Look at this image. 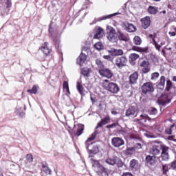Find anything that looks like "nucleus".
<instances>
[{"instance_id":"34","label":"nucleus","mask_w":176,"mask_h":176,"mask_svg":"<svg viewBox=\"0 0 176 176\" xmlns=\"http://www.w3.org/2000/svg\"><path fill=\"white\" fill-rule=\"evenodd\" d=\"M81 72L83 76H85V78H89L90 75V69L87 67H84L82 69Z\"/></svg>"},{"instance_id":"31","label":"nucleus","mask_w":176,"mask_h":176,"mask_svg":"<svg viewBox=\"0 0 176 176\" xmlns=\"http://www.w3.org/2000/svg\"><path fill=\"white\" fill-rule=\"evenodd\" d=\"M138 58H140V55L135 53L131 54L129 56L130 63H134V61H136Z\"/></svg>"},{"instance_id":"59","label":"nucleus","mask_w":176,"mask_h":176,"mask_svg":"<svg viewBox=\"0 0 176 176\" xmlns=\"http://www.w3.org/2000/svg\"><path fill=\"white\" fill-rule=\"evenodd\" d=\"M66 91H67V96H70L71 95V91H69V88H67L66 89Z\"/></svg>"},{"instance_id":"3","label":"nucleus","mask_w":176,"mask_h":176,"mask_svg":"<svg viewBox=\"0 0 176 176\" xmlns=\"http://www.w3.org/2000/svg\"><path fill=\"white\" fill-rule=\"evenodd\" d=\"M127 63H129L127 57L122 56L115 58L113 64L114 67H116L118 69H122V68L127 67Z\"/></svg>"},{"instance_id":"57","label":"nucleus","mask_w":176,"mask_h":176,"mask_svg":"<svg viewBox=\"0 0 176 176\" xmlns=\"http://www.w3.org/2000/svg\"><path fill=\"white\" fill-rule=\"evenodd\" d=\"M166 48L162 49V54L164 55V57H166Z\"/></svg>"},{"instance_id":"36","label":"nucleus","mask_w":176,"mask_h":176,"mask_svg":"<svg viewBox=\"0 0 176 176\" xmlns=\"http://www.w3.org/2000/svg\"><path fill=\"white\" fill-rule=\"evenodd\" d=\"M159 86H161L162 89H164V85H166V76H162L160 79Z\"/></svg>"},{"instance_id":"17","label":"nucleus","mask_w":176,"mask_h":176,"mask_svg":"<svg viewBox=\"0 0 176 176\" xmlns=\"http://www.w3.org/2000/svg\"><path fill=\"white\" fill-rule=\"evenodd\" d=\"M138 76H140L138 72H134L133 74H131L129 77V85H137Z\"/></svg>"},{"instance_id":"22","label":"nucleus","mask_w":176,"mask_h":176,"mask_svg":"<svg viewBox=\"0 0 176 176\" xmlns=\"http://www.w3.org/2000/svg\"><path fill=\"white\" fill-rule=\"evenodd\" d=\"M124 27H125L124 30L127 31V32H135V31H137V28L131 23H124Z\"/></svg>"},{"instance_id":"51","label":"nucleus","mask_w":176,"mask_h":176,"mask_svg":"<svg viewBox=\"0 0 176 176\" xmlns=\"http://www.w3.org/2000/svg\"><path fill=\"white\" fill-rule=\"evenodd\" d=\"M173 32H169L168 34L170 36H175L176 35V27H173Z\"/></svg>"},{"instance_id":"56","label":"nucleus","mask_w":176,"mask_h":176,"mask_svg":"<svg viewBox=\"0 0 176 176\" xmlns=\"http://www.w3.org/2000/svg\"><path fill=\"white\" fill-rule=\"evenodd\" d=\"M111 112L112 115H118V111L115 109H111Z\"/></svg>"},{"instance_id":"9","label":"nucleus","mask_w":176,"mask_h":176,"mask_svg":"<svg viewBox=\"0 0 176 176\" xmlns=\"http://www.w3.org/2000/svg\"><path fill=\"white\" fill-rule=\"evenodd\" d=\"M100 76L107 78V79H111L113 78V72L109 68H102L98 71Z\"/></svg>"},{"instance_id":"46","label":"nucleus","mask_w":176,"mask_h":176,"mask_svg":"<svg viewBox=\"0 0 176 176\" xmlns=\"http://www.w3.org/2000/svg\"><path fill=\"white\" fill-rule=\"evenodd\" d=\"M119 126V122H113V124H109L106 126V129H113L114 127H116Z\"/></svg>"},{"instance_id":"64","label":"nucleus","mask_w":176,"mask_h":176,"mask_svg":"<svg viewBox=\"0 0 176 176\" xmlns=\"http://www.w3.org/2000/svg\"><path fill=\"white\" fill-rule=\"evenodd\" d=\"M0 176H3V173L0 174Z\"/></svg>"},{"instance_id":"16","label":"nucleus","mask_w":176,"mask_h":176,"mask_svg":"<svg viewBox=\"0 0 176 176\" xmlns=\"http://www.w3.org/2000/svg\"><path fill=\"white\" fill-rule=\"evenodd\" d=\"M137 113H138V109L136 107L132 106L126 110L125 116L127 117L134 116V118H137Z\"/></svg>"},{"instance_id":"6","label":"nucleus","mask_w":176,"mask_h":176,"mask_svg":"<svg viewBox=\"0 0 176 176\" xmlns=\"http://www.w3.org/2000/svg\"><path fill=\"white\" fill-rule=\"evenodd\" d=\"M38 50H41L45 57H49V56H52V54H53V50L52 47H49L48 42L43 43L38 48Z\"/></svg>"},{"instance_id":"47","label":"nucleus","mask_w":176,"mask_h":176,"mask_svg":"<svg viewBox=\"0 0 176 176\" xmlns=\"http://www.w3.org/2000/svg\"><path fill=\"white\" fill-rule=\"evenodd\" d=\"M162 173L164 175H167V173H168V168H167V165H162Z\"/></svg>"},{"instance_id":"58","label":"nucleus","mask_w":176,"mask_h":176,"mask_svg":"<svg viewBox=\"0 0 176 176\" xmlns=\"http://www.w3.org/2000/svg\"><path fill=\"white\" fill-rule=\"evenodd\" d=\"M165 50H170L171 52V50H173V48L171 47H168V45H166L165 47Z\"/></svg>"},{"instance_id":"5","label":"nucleus","mask_w":176,"mask_h":176,"mask_svg":"<svg viewBox=\"0 0 176 176\" xmlns=\"http://www.w3.org/2000/svg\"><path fill=\"white\" fill-rule=\"evenodd\" d=\"M142 93L145 94H152L155 91V87H153V83L151 82H147L144 83L141 87Z\"/></svg>"},{"instance_id":"13","label":"nucleus","mask_w":176,"mask_h":176,"mask_svg":"<svg viewBox=\"0 0 176 176\" xmlns=\"http://www.w3.org/2000/svg\"><path fill=\"white\" fill-rule=\"evenodd\" d=\"M129 168H131L132 171H138V170L141 168V164L138 160L133 159L129 162Z\"/></svg>"},{"instance_id":"24","label":"nucleus","mask_w":176,"mask_h":176,"mask_svg":"<svg viewBox=\"0 0 176 176\" xmlns=\"http://www.w3.org/2000/svg\"><path fill=\"white\" fill-rule=\"evenodd\" d=\"M10 12V8L3 4H0V16H5V14H9Z\"/></svg>"},{"instance_id":"61","label":"nucleus","mask_w":176,"mask_h":176,"mask_svg":"<svg viewBox=\"0 0 176 176\" xmlns=\"http://www.w3.org/2000/svg\"><path fill=\"white\" fill-rule=\"evenodd\" d=\"M167 12L166 10H163L160 12V14L163 13V14H166Z\"/></svg>"},{"instance_id":"10","label":"nucleus","mask_w":176,"mask_h":176,"mask_svg":"<svg viewBox=\"0 0 176 176\" xmlns=\"http://www.w3.org/2000/svg\"><path fill=\"white\" fill-rule=\"evenodd\" d=\"M161 151L162 145L152 144L151 147L149 149V153L150 155H152L153 156H155L156 157L157 156H159V155H160Z\"/></svg>"},{"instance_id":"27","label":"nucleus","mask_w":176,"mask_h":176,"mask_svg":"<svg viewBox=\"0 0 176 176\" xmlns=\"http://www.w3.org/2000/svg\"><path fill=\"white\" fill-rule=\"evenodd\" d=\"M76 89L81 96L85 95V87L82 85V82L78 81L76 82Z\"/></svg>"},{"instance_id":"18","label":"nucleus","mask_w":176,"mask_h":176,"mask_svg":"<svg viewBox=\"0 0 176 176\" xmlns=\"http://www.w3.org/2000/svg\"><path fill=\"white\" fill-rule=\"evenodd\" d=\"M161 149H162L161 157L162 160H168V157H169L168 149H170V148L166 146H162Z\"/></svg>"},{"instance_id":"7","label":"nucleus","mask_w":176,"mask_h":176,"mask_svg":"<svg viewBox=\"0 0 176 176\" xmlns=\"http://www.w3.org/2000/svg\"><path fill=\"white\" fill-rule=\"evenodd\" d=\"M138 64L142 68V74H148V72H151V67L149 65V60H142V58L139 59Z\"/></svg>"},{"instance_id":"45","label":"nucleus","mask_w":176,"mask_h":176,"mask_svg":"<svg viewBox=\"0 0 176 176\" xmlns=\"http://www.w3.org/2000/svg\"><path fill=\"white\" fill-rule=\"evenodd\" d=\"M148 113L149 115H156L157 113V109L155 107H151V109L148 110Z\"/></svg>"},{"instance_id":"32","label":"nucleus","mask_w":176,"mask_h":176,"mask_svg":"<svg viewBox=\"0 0 176 176\" xmlns=\"http://www.w3.org/2000/svg\"><path fill=\"white\" fill-rule=\"evenodd\" d=\"M34 162V156L32 154H27L25 157V164H30Z\"/></svg>"},{"instance_id":"35","label":"nucleus","mask_w":176,"mask_h":176,"mask_svg":"<svg viewBox=\"0 0 176 176\" xmlns=\"http://www.w3.org/2000/svg\"><path fill=\"white\" fill-rule=\"evenodd\" d=\"M133 43L138 46H140V45H141V43H142V40L141 39V38L138 36H135L133 38Z\"/></svg>"},{"instance_id":"41","label":"nucleus","mask_w":176,"mask_h":176,"mask_svg":"<svg viewBox=\"0 0 176 176\" xmlns=\"http://www.w3.org/2000/svg\"><path fill=\"white\" fill-rule=\"evenodd\" d=\"M94 47L95 49H96V50H102V49H104V45L101 43V42H98L96 43H95L94 45Z\"/></svg>"},{"instance_id":"55","label":"nucleus","mask_w":176,"mask_h":176,"mask_svg":"<svg viewBox=\"0 0 176 176\" xmlns=\"http://www.w3.org/2000/svg\"><path fill=\"white\" fill-rule=\"evenodd\" d=\"M90 100H91V102L93 104H94V102H96V98L93 96H90Z\"/></svg>"},{"instance_id":"63","label":"nucleus","mask_w":176,"mask_h":176,"mask_svg":"<svg viewBox=\"0 0 176 176\" xmlns=\"http://www.w3.org/2000/svg\"><path fill=\"white\" fill-rule=\"evenodd\" d=\"M140 118H144V115H140Z\"/></svg>"},{"instance_id":"60","label":"nucleus","mask_w":176,"mask_h":176,"mask_svg":"<svg viewBox=\"0 0 176 176\" xmlns=\"http://www.w3.org/2000/svg\"><path fill=\"white\" fill-rule=\"evenodd\" d=\"M148 38H151V39H155V38H153V34H148Z\"/></svg>"},{"instance_id":"40","label":"nucleus","mask_w":176,"mask_h":176,"mask_svg":"<svg viewBox=\"0 0 176 176\" xmlns=\"http://www.w3.org/2000/svg\"><path fill=\"white\" fill-rule=\"evenodd\" d=\"M171 87H173V82H171L170 80H166L165 90L166 91H170L171 90Z\"/></svg>"},{"instance_id":"12","label":"nucleus","mask_w":176,"mask_h":176,"mask_svg":"<svg viewBox=\"0 0 176 176\" xmlns=\"http://www.w3.org/2000/svg\"><path fill=\"white\" fill-rule=\"evenodd\" d=\"M93 162V167H96L98 169V173L100 174H107V168L104 167L101 164H100V162L92 159Z\"/></svg>"},{"instance_id":"62","label":"nucleus","mask_w":176,"mask_h":176,"mask_svg":"<svg viewBox=\"0 0 176 176\" xmlns=\"http://www.w3.org/2000/svg\"><path fill=\"white\" fill-rule=\"evenodd\" d=\"M154 2H160L161 0H153Z\"/></svg>"},{"instance_id":"29","label":"nucleus","mask_w":176,"mask_h":176,"mask_svg":"<svg viewBox=\"0 0 176 176\" xmlns=\"http://www.w3.org/2000/svg\"><path fill=\"white\" fill-rule=\"evenodd\" d=\"M132 50H133L134 52H138L139 53H146V52H148V48L133 46L132 47Z\"/></svg>"},{"instance_id":"39","label":"nucleus","mask_w":176,"mask_h":176,"mask_svg":"<svg viewBox=\"0 0 176 176\" xmlns=\"http://www.w3.org/2000/svg\"><path fill=\"white\" fill-rule=\"evenodd\" d=\"M175 127V124H172L169 128L165 129V134L171 135L173 134V129Z\"/></svg>"},{"instance_id":"11","label":"nucleus","mask_w":176,"mask_h":176,"mask_svg":"<svg viewBox=\"0 0 176 176\" xmlns=\"http://www.w3.org/2000/svg\"><path fill=\"white\" fill-rule=\"evenodd\" d=\"M124 144V140L120 137H114L111 139V145L114 148H120V146H123Z\"/></svg>"},{"instance_id":"20","label":"nucleus","mask_w":176,"mask_h":176,"mask_svg":"<svg viewBox=\"0 0 176 176\" xmlns=\"http://www.w3.org/2000/svg\"><path fill=\"white\" fill-rule=\"evenodd\" d=\"M146 164L149 166H155L156 164V157L154 155H148L145 158Z\"/></svg>"},{"instance_id":"4","label":"nucleus","mask_w":176,"mask_h":176,"mask_svg":"<svg viewBox=\"0 0 176 176\" xmlns=\"http://www.w3.org/2000/svg\"><path fill=\"white\" fill-rule=\"evenodd\" d=\"M106 36L109 42H112L113 43L118 42V34H116V30L111 26L107 27Z\"/></svg>"},{"instance_id":"43","label":"nucleus","mask_w":176,"mask_h":176,"mask_svg":"<svg viewBox=\"0 0 176 176\" xmlns=\"http://www.w3.org/2000/svg\"><path fill=\"white\" fill-rule=\"evenodd\" d=\"M103 58H104V60H107L108 61H111V63H113L115 60V57H113L111 55H104Z\"/></svg>"},{"instance_id":"26","label":"nucleus","mask_w":176,"mask_h":176,"mask_svg":"<svg viewBox=\"0 0 176 176\" xmlns=\"http://www.w3.org/2000/svg\"><path fill=\"white\" fill-rule=\"evenodd\" d=\"M118 39L120 41H124V42H128V41H130V38L129 37V35L118 31Z\"/></svg>"},{"instance_id":"37","label":"nucleus","mask_w":176,"mask_h":176,"mask_svg":"<svg viewBox=\"0 0 176 176\" xmlns=\"http://www.w3.org/2000/svg\"><path fill=\"white\" fill-rule=\"evenodd\" d=\"M28 93H30V94H36L38 93V86L33 85L32 88L31 89H28Z\"/></svg>"},{"instance_id":"52","label":"nucleus","mask_w":176,"mask_h":176,"mask_svg":"<svg viewBox=\"0 0 176 176\" xmlns=\"http://www.w3.org/2000/svg\"><path fill=\"white\" fill-rule=\"evenodd\" d=\"M113 16V14H110L105 16H102L100 18V21H102V20H107L108 19H111V17H112Z\"/></svg>"},{"instance_id":"25","label":"nucleus","mask_w":176,"mask_h":176,"mask_svg":"<svg viewBox=\"0 0 176 176\" xmlns=\"http://www.w3.org/2000/svg\"><path fill=\"white\" fill-rule=\"evenodd\" d=\"M104 36V29L101 28H98L96 30V33L95 34L94 38V39H100Z\"/></svg>"},{"instance_id":"14","label":"nucleus","mask_w":176,"mask_h":176,"mask_svg":"<svg viewBox=\"0 0 176 176\" xmlns=\"http://www.w3.org/2000/svg\"><path fill=\"white\" fill-rule=\"evenodd\" d=\"M158 102L160 105H167V104L171 102V99L168 97V94H162L158 100Z\"/></svg>"},{"instance_id":"1","label":"nucleus","mask_w":176,"mask_h":176,"mask_svg":"<svg viewBox=\"0 0 176 176\" xmlns=\"http://www.w3.org/2000/svg\"><path fill=\"white\" fill-rule=\"evenodd\" d=\"M111 122V116H107L104 118L101 119L100 122H98L97 126H96V130L94 133L91 135L89 138L85 142V145L87 146V149L91 153H94V150L90 149V142L91 141H94L97 137V134H98V129L100 127H102V126H105V124H108V123Z\"/></svg>"},{"instance_id":"8","label":"nucleus","mask_w":176,"mask_h":176,"mask_svg":"<svg viewBox=\"0 0 176 176\" xmlns=\"http://www.w3.org/2000/svg\"><path fill=\"white\" fill-rule=\"evenodd\" d=\"M72 131V134L74 137H80V135L83 134V131H85V125L82 124L74 125Z\"/></svg>"},{"instance_id":"28","label":"nucleus","mask_w":176,"mask_h":176,"mask_svg":"<svg viewBox=\"0 0 176 176\" xmlns=\"http://www.w3.org/2000/svg\"><path fill=\"white\" fill-rule=\"evenodd\" d=\"M118 158L116 157H109L105 160V163L109 164V166H115V164H116Z\"/></svg>"},{"instance_id":"30","label":"nucleus","mask_w":176,"mask_h":176,"mask_svg":"<svg viewBox=\"0 0 176 176\" xmlns=\"http://www.w3.org/2000/svg\"><path fill=\"white\" fill-rule=\"evenodd\" d=\"M148 12L150 14H156L159 12L157 7L149 6L148 8Z\"/></svg>"},{"instance_id":"42","label":"nucleus","mask_w":176,"mask_h":176,"mask_svg":"<svg viewBox=\"0 0 176 176\" xmlns=\"http://www.w3.org/2000/svg\"><path fill=\"white\" fill-rule=\"evenodd\" d=\"M153 42L154 43L155 49L157 50H158V52H160V49H162V45L163 44L161 43V45H160V44L157 43V42L156 41V40H155V38H153Z\"/></svg>"},{"instance_id":"53","label":"nucleus","mask_w":176,"mask_h":176,"mask_svg":"<svg viewBox=\"0 0 176 176\" xmlns=\"http://www.w3.org/2000/svg\"><path fill=\"white\" fill-rule=\"evenodd\" d=\"M133 148H135V151H137V149H141L142 148V145L140 143H138L133 146Z\"/></svg>"},{"instance_id":"2","label":"nucleus","mask_w":176,"mask_h":176,"mask_svg":"<svg viewBox=\"0 0 176 176\" xmlns=\"http://www.w3.org/2000/svg\"><path fill=\"white\" fill-rule=\"evenodd\" d=\"M104 84L103 85L104 89L107 91H109L111 94H118L120 91L119 85L115 82H111L109 80H104Z\"/></svg>"},{"instance_id":"44","label":"nucleus","mask_w":176,"mask_h":176,"mask_svg":"<svg viewBox=\"0 0 176 176\" xmlns=\"http://www.w3.org/2000/svg\"><path fill=\"white\" fill-rule=\"evenodd\" d=\"M96 64L98 66V68H100V69H102V68H104V64L102 63V61H101L100 60L96 59Z\"/></svg>"},{"instance_id":"50","label":"nucleus","mask_w":176,"mask_h":176,"mask_svg":"<svg viewBox=\"0 0 176 176\" xmlns=\"http://www.w3.org/2000/svg\"><path fill=\"white\" fill-rule=\"evenodd\" d=\"M170 168L172 170H176V158L175 160L171 162Z\"/></svg>"},{"instance_id":"19","label":"nucleus","mask_w":176,"mask_h":176,"mask_svg":"<svg viewBox=\"0 0 176 176\" xmlns=\"http://www.w3.org/2000/svg\"><path fill=\"white\" fill-rule=\"evenodd\" d=\"M109 53L114 56V57H119V56H120V57H122V56H123V54H124V52H123V50H118V49H111V50H109Z\"/></svg>"},{"instance_id":"48","label":"nucleus","mask_w":176,"mask_h":176,"mask_svg":"<svg viewBox=\"0 0 176 176\" xmlns=\"http://www.w3.org/2000/svg\"><path fill=\"white\" fill-rule=\"evenodd\" d=\"M159 72H154L151 74V80H154V79H156L159 76Z\"/></svg>"},{"instance_id":"23","label":"nucleus","mask_w":176,"mask_h":176,"mask_svg":"<svg viewBox=\"0 0 176 176\" xmlns=\"http://www.w3.org/2000/svg\"><path fill=\"white\" fill-rule=\"evenodd\" d=\"M41 167L43 173L46 174V175H50L52 174V170L49 168V166L47 164V162H43L41 163Z\"/></svg>"},{"instance_id":"21","label":"nucleus","mask_w":176,"mask_h":176,"mask_svg":"<svg viewBox=\"0 0 176 176\" xmlns=\"http://www.w3.org/2000/svg\"><path fill=\"white\" fill-rule=\"evenodd\" d=\"M87 60V56L83 52H81L80 56L77 58V64L79 65H83L86 60Z\"/></svg>"},{"instance_id":"54","label":"nucleus","mask_w":176,"mask_h":176,"mask_svg":"<svg viewBox=\"0 0 176 176\" xmlns=\"http://www.w3.org/2000/svg\"><path fill=\"white\" fill-rule=\"evenodd\" d=\"M122 176H133V174L130 172L124 173Z\"/></svg>"},{"instance_id":"38","label":"nucleus","mask_w":176,"mask_h":176,"mask_svg":"<svg viewBox=\"0 0 176 176\" xmlns=\"http://www.w3.org/2000/svg\"><path fill=\"white\" fill-rule=\"evenodd\" d=\"M135 152V147H129L125 150L126 155H133Z\"/></svg>"},{"instance_id":"15","label":"nucleus","mask_w":176,"mask_h":176,"mask_svg":"<svg viewBox=\"0 0 176 176\" xmlns=\"http://www.w3.org/2000/svg\"><path fill=\"white\" fill-rule=\"evenodd\" d=\"M141 25L144 28V30H147L151 27V16H146L140 19Z\"/></svg>"},{"instance_id":"49","label":"nucleus","mask_w":176,"mask_h":176,"mask_svg":"<svg viewBox=\"0 0 176 176\" xmlns=\"http://www.w3.org/2000/svg\"><path fill=\"white\" fill-rule=\"evenodd\" d=\"M69 88V85H68V82L64 81L63 84V90H67Z\"/></svg>"},{"instance_id":"33","label":"nucleus","mask_w":176,"mask_h":176,"mask_svg":"<svg viewBox=\"0 0 176 176\" xmlns=\"http://www.w3.org/2000/svg\"><path fill=\"white\" fill-rule=\"evenodd\" d=\"M0 5H5L8 8H12V0H0Z\"/></svg>"}]
</instances>
